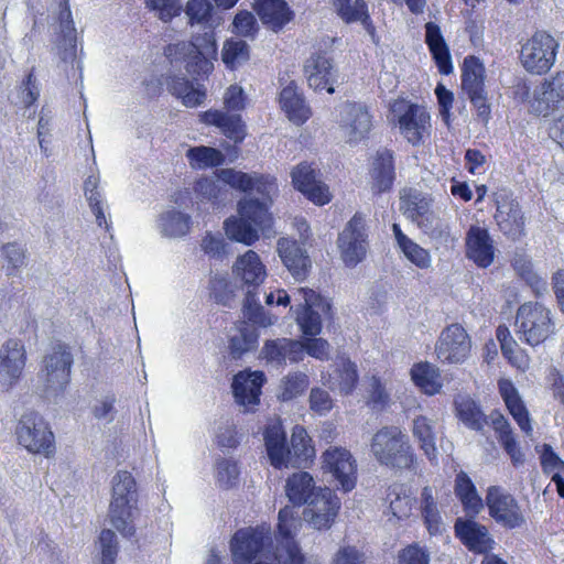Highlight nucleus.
<instances>
[{
    "label": "nucleus",
    "instance_id": "nucleus-9",
    "mask_svg": "<svg viewBox=\"0 0 564 564\" xmlns=\"http://www.w3.org/2000/svg\"><path fill=\"white\" fill-rule=\"evenodd\" d=\"M558 43L544 31L535 32L521 47L520 59L531 74L547 73L555 63Z\"/></svg>",
    "mask_w": 564,
    "mask_h": 564
},
{
    "label": "nucleus",
    "instance_id": "nucleus-55",
    "mask_svg": "<svg viewBox=\"0 0 564 564\" xmlns=\"http://www.w3.org/2000/svg\"><path fill=\"white\" fill-rule=\"evenodd\" d=\"M514 269L518 271L521 279L531 288L535 296H542L547 292L546 281L533 271L530 263L520 264L519 261H516Z\"/></svg>",
    "mask_w": 564,
    "mask_h": 564
},
{
    "label": "nucleus",
    "instance_id": "nucleus-20",
    "mask_svg": "<svg viewBox=\"0 0 564 564\" xmlns=\"http://www.w3.org/2000/svg\"><path fill=\"white\" fill-rule=\"evenodd\" d=\"M495 219L500 230L512 240L523 236L525 224L522 210L519 203L508 195H497Z\"/></svg>",
    "mask_w": 564,
    "mask_h": 564
},
{
    "label": "nucleus",
    "instance_id": "nucleus-5",
    "mask_svg": "<svg viewBox=\"0 0 564 564\" xmlns=\"http://www.w3.org/2000/svg\"><path fill=\"white\" fill-rule=\"evenodd\" d=\"M371 452L384 466L398 469L410 468L415 459L409 436L398 426H384L372 437Z\"/></svg>",
    "mask_w": 564,
    "mask_h": 564
},
{
    "label": "nucleus",
    "instance_id": "nucleus-44",
    "mask_svg": "<svg viewBox=\"0 0 564 564\" xmlns=\"http://www.w3.org/2000/svg\"><path fill=\"white\" fill-rule=\"evenodd\" d=\"M411 377L413 382L426 394H436L442 389L440 370L429 362L414 365L411 369Z\"/></svg>",
    "mask_w": 564,
    "mask_h": 564
},
{
    "label": "nucleus",
    "instance_id": "nucleus-13",
    "mask_svg": "<svg viewBox=\"0 0 564 564\" xmlns=\"http://www.w3.org/2000/svg\"><path fill=\"white\" fill-rule=\"evenodd\" d=\"M486 505L489 516L507 529L520 528L524 516L514 497L498 486H490L487 490Z\"/></svg>",
    "mask_w": 564,
    "mask_h": 564
},
{
    "label": "nucleus",
    "instance_id": "nucleus-4",
    "mask_svg": "<svg viewBox=\"0 0 564 564\" xmlns=\"http://www.w3.org/2000/svg\"><path fill=\"white\" fill-rule=\"evenodd\" d=\"M239 219H227L225 229L228 238L251 246L259 239V230L272 225L268 202L258 198H245L239 202Z\"/></svg>",
    "mask_w": 564,
    "mask_h": 564
},
{
    "label": "nucleus",
    "instance_id": "nucleus-46",
    "mask_svg": "<svg viewBox=\"0 0 564 564\" xmlns=\"http://www.w3.org/2000/svg\"><path fill=\"white\" fill-rule=\"evenodd\" d=\"M458 419L470 430L481 431L487 424V417L480 406L469 397H459L455 400Z\"/></svg>",
    "mask_w": 564,
    "mask_h": 564
},
{
    "label": "nucleus",
    "instance_id": "nucleus-61",
    "mask_svg": "<svg viewBox=\"0 0 564 564\" xmlns=\"http://www.w3.org/2000/svg\"><path fill=\"white\" fill-rule=\"evenodd\" d=\"M213 6L209 0H189L186 14L192 23H206L212 17Z\"/></svg>",
    "mask_w": 564,
    "mask_h": 564
},
{
    "label": "nucleus",
    "instance_id": "nucleus-63",
    "mask_svg": "<svg viewBox=\"0 0 564 564\" xmlns=\"http://www.w3.org/2000/svg\"><path fill=\"white\" fill-rule=\"evenodd\" d=\"M147 6L159 12V18L167 22L177 15L182 6L178 0H145Z\"/></svg>",
    "mask_w": 564,
    "mask_h": 564
},
{
    "label": "nucleus",
    "instance_id": "nucleus-23",
    "mask_svg": "<svg viewBox=\"0 0 564 564\" xmlns=\"http://www.w3.org/2000/svg\"><path fill=\"white\" fill-rule=\"evenodd\" d=\"M402 107L403 112L399 116L401 133L413 145L420 144L431 127L430 115L424 107L415 104L402 105Z\"/></svg>",
    "mask_w": 564,
    "mask_h": 564
},
{
    "label": "nucleus",
    "instance_id": "nucleus-52",
    "mask_svg": "<svg viewBox=\"0 0 564 564\" xmlns=\"http://www.w3.org/2000/svg\"><path fill=\"white\" fill-rule=\"evenodd\" d=\"M426 235L440 243H447L451 240V227L447 221L437 217L434 213L419 226Z\"/></svg>",
    "mask_w": 564,
    "mask_h": 564
},
{
    "label": "nucleus",
    "instance_id": "nucleus-62",
    "mask_svg": "<svg viewBox=\"0 0 564 564\" xmlns=\"http://www.w3.org/2000/svg\"><path fill=\"white\" fill-rule=\"evenodd\" d=\"M339 390L344 394H349L358 381L356 365L350 360H345L341 368L338 369Z\"/></svg>",
    "mask_w": 564,
    "mask_h": 564
},
{
    "label": "nucleus",
    "instance_id": "nucleus-57",
    "mask_svg": "<svg viewBox=\"0 0 564 564\" xmlns=\"http://www.w3.org/2000/svg\"><path fill=\"white\" fill-rule=\"evenodd\" d=\"M227 185L220 177H203L195 183V192L204 199L213 200L219 197L223 187Z\"/></svg>",
    "mask_w": 564,
    "mask_h": 564
},
{
    "label": "nucleus",
    "instance_id": "nucleus-35",
    "mask_svg": "<svg viewBox=\"0 0 564 564\" xmlns=\"http://www.w3.org/2000/svg\"><path fill=\"white\" fill-rule=\"evenodd\" d=\"M455 530L463 543L474 552H485L491 542L485 525L473 521L457 519Z\"/></svg>",
    "mask_w": 564,
    "mask_h": 564
},
{
    "label": "nucleus",
    "instance_id": "nucleus-41",
    "mask_svg": "<svg viewBox=\"0 0 564 564\" xmlns=\"http://www.w3.org/2000/svg\"><path fill=\"white\" fill-rule=\"evenodd\" d=\"M455 494L467 514L476 516L484 508L482 499L477 494L474 482L464 471L456 475Z\"/></svg>",
    "mask_w": 564,
    "mask_h": 564
},
{
    "label": "nucleus",
    "instance_id": "nucleus-3",
    "mask_svg": "<svg viewBox=\"0 0 564 564\" xmlns=\"http://www.w3.org/2000/svg\"><path fill=\"white\" fill-rule=\"evenodd\" d=\"M74 362L69 346L57 343L43 357L37 373V392L47 400L61 397L70 380V369Z\"/></svg>",
    "mask_w": 564,
    "mask_h": 564
},
{
    "label": "nucleus",
    "instance_id": "nucleus-16",
    "mask_svg": "<svg viewBox=\"0 0 564 564\" xmlns=\"http://www.w3.org/2000/svg\"><path fill=\"white\" fill-rule=\"evenodd\" d=\"M219 177L235 189L250 192L256 189L262 196L261 200L272 202V197L278 192L275 178L271 175L259 173L248 174L234 169H223L219 171Z\"/></svg>",
    "mask_w": 564,
    "mask_h": 564
},
{
    "label": "nucleus",
    "instance_id": "nucleus-43",
    "mask_svg": "<svg viewBox=\"0 0 564 564\" xmlns=\"http://www.w3.org/2000/svg\"><path fill=\"white\" fill-rule=\"evenodd\" d=\"M485 67L479 58L467 56L463 63L462 88L466 95H476L485 90Z\"/></svg>",
    "mask_w": 564,
    "mask_h": 564
},
{
    "label": "nucleus",
    "instance_id": "nucleus-42",
    "mask_svg": "<svg viewBox=\"0 0 564 564\" xmlns=\"http://www.w3.org/2000/svg\"><path fill=\"white\" fill-rule=\"evenodd\" d=\"M169 91L181 98L186 107H196L203 104L206 95L204 90L194 87L193 83L182 75H173L167 79Z\"/></svg>",
    "mask_w": 564,
    "mask_h": 564
},
{
    "label": "nucleus",
    "instance_id": "nucleus-27",
    "mask_svg": "<svg viewBox=\"0 0 564 564\" xmlns=\"http://www.w3.org/2000/svg\"><path fill=\"white\" fill-rule=\"evenodd\" d=\"M195 47L194 59H188L186 72L192 76L208 74L213 69L212 59L217 54V45L213 31H206L203 35H197L191 42Z\"/></svg>",
    "mask_w": 564,
    "mask_h": 564
},
{
    "label": "nucleus",
    "instance_id": "nucleus-1",
    "mask_svg": "<svg viewBox=\"0 0 564 564\" xmlns=\"http://www.w3.org/2000/svg\"><path fill=\"white\" fill-rule=\"evenodd\" d=\"M285 492L289 506L294 511V517H299L295 506L306 505L303 510V519L314 529H329L340 508V500L336 494L328 487H317L313 476L307 471H297L292 474L285 484Z\"/></svg>",
    "mask_w": 564,
    "mask_h": 564
},
{
    "label": "nucleus",
    "instance_id": "nucleus-10",
    "mask_svg": "<svg viewBox=\"0 0 564 564\" xmlns=\"http://www.w3.org/2000/svg\"><path fill=\"white\" fill-rule=\"evenodd\" d=\"M19 443L31 453L48 457L54 453V435L44 419L30 411L22 415L17 426Z\"/></svg>",
    "mask_w": 564,
    "mask_h": 564
},
{
    "label": "nucleus",
    "instance_id": "nucleus-39",
    "mask_svg": "<svg viewBox=\"0 0 564 564\" xmlns=\"http://www.w3.org/2000/svg\"><path fill=\"white\" fill-rule=\"evenodd\" d=\"M290 446V466L291 467H306L315 455V449L311 445L304 427L296 425L293 429Z\"/></svg>",
    "mask_w": 564,
    "mask_h": 564
},
{
    "label": "nucleus",
    "instance_id": "nucleus-18",
    "mask_svg": "<svg viewBox=\"0 0 564 564\" xmlns=\"http://www.w3.org/2000/svg\"><path fill=\"white\" fill-rule=\"evenodd\" d=\"M299 294L303 299L301 312L297 313L296 322L305 335H317L322 329V314L330 312L329 302L311 289H300Z\"/></svg>",
    "mask_w": 564,
    "mask_h": 564
},
{
    "label": "nucleus",
    "instance_id": "nucleus-30",
    "mask_svg": "<svg viewBox=\"0 0 564 564\" xmlns=\"http://www.w3.org/2000/svg\"><path fill=\"white\" fill-rule=\"evenodd\" d=\"M261 354L269 362L276 365L299 361L303 358L304 346L301 341L290 338L269 339L264 343Z\"/></svg>",
    "mask_w": 564,
    "mask_h": 564
},
{
    "label": "nucleus",
    "instance_id": "nucleus-51",
    "mask_svg": "<svg viewBox=\"0 0 564 564\" xmlns=\"http://www.w3.org/2000/svg\"><path fill=\"white\" fill-rule=\"evenodd\" d=\"M390 510L398 519L408 518L412 510L414 499L406 494L403 487H394L388 494Z\"/></svg>",
    "mask_w": 564,
    "mask_h": 564
},
{
    "label": "nucleus",
    "instance_id": "nucleus-22",
    "mask_svg": "<svg viewBox=\"0 0 564 564\" xmlns=\"http://www.w3.org/2000/svg\"><path fill=\"white\" fill-rule=\"evenodd\" d=\"M263 371L246 369L234 376L232 393L240 405H257L260 402L261 389L265 382Z\"/></svg>",
    "mask_w": 564,
    "mask_h": 564
},
{
    "label": "nucleus",
    "instance_id": "nucleus-11",
    "mask_svg": "<svg viewBox=\"0 0 564 564\" xmlns=\"http://www.w3.org/2000/svg\"><path fill=\"white\" fill-rule=\"evenodd\" d=\"M336 121L349 144L364 140L371 130V116L368 108L355 101H346L337 107Z\"/></svg>",
    "mask_w": 564,
    "mask_h": 564
},
{
    "label": "nucleus",
    "instance_id": "nucleus-17",
    "mask_svg": "<svg viewBox=\"0 0 564 564\" xmlns=\"http://www.w3.org/2000/svg\"><path fill=\"white\" fill-rule=\"evenodd\" d=\"M26 361L22 340L10 338L0 347V384L11 389L21 378Z\"/></svg>",
    "mask_w": 564,
    "mask_h": 564
},
{
    "label": "nucleus",
    "instance_id": "nucleus-25",
    "mask_svg": "<svg viewBox=\"0 0 564 564\" xmlns=\"http://www.w3.org/2000/svg\"><path fill=\"white\" fill-rule=\"evenodd\" d=\"M303 72L307 84L314 90L326 89L327 93L335 91L334 67L332 61L324 53H313L304 63Z\"/></svg>",
    "mask_w": 564,
    "mask_h": 564
},
{
    "label": "nucleus",
    "instance_id": "nucleus-50",
    "mask_svg": "<svg viewBox=\"0 0 564 564\" xmlns=\"http://www.w3.org/2000/svg\"><path fill=\"white\" fill-rule=\"evenodd\" d=\"M337 14L346 23L358 22L364 13L368 12V6L364 0H334Z\"/></svg>",
    "mask_w": 564,
    "mask_h": 564
},
{
    "label": "nucleus",
    "instance_id": "nucleus-19",
    "mask_svg": "<svg viewBox=\"0 0 564 564\" xmlns=\"http://www.w3.org/2000/svg\"><path fill=\"white\" fill-rule=\"evenodd\" d=\"M323 468L333 475L344 491L348 492L355 488L357 465L347 449L340 447L328 448L323 454Z\"/></svg>",
    "mask_w": 564,
    "mask_h": 564
},
{
    "label": "nucleus",
    "instance_id": "nucleus-64",
    "mask_svg": "<svg viewBox=\"0 0 564 564\" xmlns=\"http://www.w3.org/2000/svg\"><path fill=\"white\" fill-rule=\"evenodd\" d=\"M368 394V403L376 410L383 409L389 401V394L380 379L375 376L370 379Z\"/></svg>",
    "mask_w": 564,
    "mask_h": 564
},
{
    "label": "nucleus",
    "instance_id": "nucleus-59",
    "mask_svg": "<svg viewBox=\"0 0 564 564\" xmlns=\"http://www.w3.org/2000/svg\"><path fill=\"white\" fill-rule=\"evenodd\" d=\"M203 251L210 258L221 259L227 253V246L221 234H207L202 240Z\"/></svg>",
    "mask_w": 564,
    "mask_h": 564
},
{
    "label": "nucleus",
    "instance_id": "nucleus-31",
    "mask_svg": "<svg viewBox=\"0 0 564 564\" xmlns=\"http://www.w3.org/2000/svg\"><path fill=\"white\" fill-rule=\"evenodd\" d=\"M280 105L289 120L294 124L301 126L311 117V109L295 82H291L281 90Z\"/></svg>",
    "mask_w": 564,
    "mask_h": 564
},
{
    "label": "nucleus",
    "instance_id": "nucleus-6",
    "mask_svg": "<svg viewBox=\"0 0 564 564\" xmlns=\"http://www.w3.org/2000/svg\"><path fill=\"white\" fill-rule=\"evenodd\" d=\"M138 501L137 484L129 471L120 470L112 478V499L109 507L111 524L126 538L132 536V510Z\"/></svg>",
    "mask_w": 564,
    "mask_h": 564
},
{
    "label": "nucleus",
    "instance_id": "nucleus-38",
    "mask_svg": "<svg viewBox=\"0 0 564 564\" xmlns=\"http://www.w3.org/2000/svg\"><path fill=\"white\" fill-rule=\"evenodd\" d=\"M490 417L492 427L498 434V441L510 456L513 465L522 464L524 460L523 454L518 446L510 423L499 412L491 413Z\"/></svg>",
    "mask_w": 564,
    "mask_h": 564
},
{
    "label": "nucleus",
    "instance_id": "nucleus-48",
    "mask_svg": "<svg viewBox=\"0 0 564 564\" xmlns=\"http://www.w3.org/2000/svg\"><path fill=\"white\" fill-rule=\"evenodd\" d=\"M189 164L195 169L215 167L225 162V156L218 149L210 147H194L186 152Z\"/></svg>",
    "mask_w": 564,
    "mask_h": 564
},
{
    "label": "nucleus",
    "instance_id": "nucleus-15",
    "mask_svg": "<svg viewBox=\"0 0 564 564\" xmlns=\"http://www.w3.org/2000/svg\"><path fill=\"white\" fill-rule=\"evenodd\" d=\"M269 534L264 527L238 530L230 542L234 564H250L270 540Z\"/></svg>",
    "mask_w": 564,
    "mask_h": 564
},
{
    "label": "nucleus",
    "instance_id": "nucleus-29",
    "mask_svg": "<svg viewBox=\"0 0 564 564\" xmlns=\"http://www.w3.org/2000/svg\"><path fill=\"white\" fill-rule=\"evenodd\" d=\"M253 9L261 22L278 32L293 19V11L285 0H254Z\"/></svg>",
    "mask_w": 564,
    "mask_h": 564
},
{
    "label": "nucleus",
    "instance_id": "nucleus-32",
    "mask_svg": "<svg viewBox=\"0 0 564 564\" xmlns=\"http://www.w3.org/2000/svg\"><path fill=\"white\" fill-rule=\"evenodd\" d=\"M202 121L220 129L235 143H240L246 137V126L240 115H231L223 110H207L202 115Z\"/></svg>",
    "mask_w": 564,
    "mask_h": 564
},
{
    "label": "nucleus",
    "instance_id": "nucleus-40",
    "mask_svg": "<svg viewBox=\"0 0 564 564\" xmlns=\"http://www.w3.org/2000/svg\"><path fill=\"white\" fill-rule=\"evenodd\" d=\"M401 209L403 214L415 221L417 226L421 225V220L429 218L433 212H431V199L415 189H409L400 197Z\"/></svg>",
    "mask_w": 564,
    "mask_h": 564
},
{
    "label": "nucleus",
    "instance_id": "nucleus-14",
    "mask_svg": "<svg viewBox=\"0 0 564 564\" xmlns=\"http://www.w3.org/2000/svg\"><path fill=\"white\" fill-rule=\"evenodd\" d=\"M471 349L470 338L459 324L445 327L435 345V352L441 362L463 364Z\"/></svg>",
    "mask_w": 564,
    "mask_h": 564
},
{
    "label": "nucleus",
    "instance_id": "nucleus-60",
    "mask_svg": "<svg viewBox=\"0 0 564 564\" xmlns=\"http://www.w3.org/2000/svg\"><path fill=\"white\" fill-rule=\"evenodd\" d=\"M237 34L246 37H253L258 31V23L254 15L249 11H239L232 22Z\"/></svg>",
    "mask_w": 564,
    "mask_h": 564
},
{
    "label": "nucleus",
    "instance_id": "nucleus-37",
    "mask_svg": "<svg viewBox=\"0 0 564 564\" xmlns=\"http://www.w3.org/2000/svg\"><path fill=\"white\" fill-rule=\"evenodd\" d=\"M259 334L257 329L246 322L239 323L228 341L229 355L232 359H240L253 351L258 346Z\"/></svg>",
    "mask_w": 564,
    "mask_h": 564
},
{
    "label": "nucleus",
    "instance_id": "nucleus-45",
    "mask_svg": "<svg viewBox=\"0 0 564 564\" xmlns=\"http://www.w3.org/2000/svg\"><path fill=\"white\" fill-rule=\"evenodd\" d=\"M412 433L430 460L436 458L437 449L435 446L434 423L426 416L420 415L413 420Z\"/></svg>",
    "mask_w": 564,
    "mask_h": 564
},
{
    "label": "nucleus",
    "instance_id": "nucleus-53",
    "mask_svg": "<svg viewBox=\"0 0 564 564\" xmlns=\"http://www.w3.org/2000/svg\"><path fill=\"white\" fill-rule=\"evenodd\" d=\"M239 477L237 462L231 458H218L216 460V478L220 487L231 488Z\"/></svg>",
    "mask_w": 564,
    "mask_h": 564
},
{
    "label": "nucleus",
    "instance_id": "nucleus-54",
    "mask_svg": "<svg viewBox=\"0 0 564 564\" xmlns=\"http://www.w3.org/2000/svg\"><path fill=\"white\" fill-rule=\"evenodd\" d=\"M308 377L303 372L290 373L283 381L280 398L289 401L301 395L308 387Z\"/></svg>",
    "mask_w": 564,
    "mask_h": 564
},
{
    "label": "nucleus",
    "instance_id": "nucleus-36",
    "mask_svg": "<svg viewBox=\"0 0 564 564\" xmlns=\"http://www.w3.org/2000/svg\"><path fill=\"white\" fill-rule=\"evenodd\" d=\"M372 188L376 193L389 191L394 181V165L392 152L388 149L377 151L371 171Z\"/></svg>",
    "mask_w": 564,
    "mask_h": 564
},
{
    "label": "nucleus",
    "instance_id": "nucleus-21",
    "mask_svg": "<svg viewBox=\"0 0 564 564\" xmlns=\"http://www.w3.org/2000/svg\"><path fill=\"white\" fill-rule=\"evenodd\" d=\"M295 188L317 205L330 200L328 187L317 180L316 171L306 162L300 163L291 173Z\"/></svg>",
    "mask_w": 564,
    "mask_h": 564
},
{
    "label": "nucleus",
    "instance_id": "nucleus-24",
    "mask_svg": "<svg viewBox=\"0 0 564 564\" xmlns=\"http://www.w3.org/2000/svg\"><path fill=\"white\" fill-rule=\"evenodd\" d=\"M276 249L283 264L296 280L302 281L308 275L311 259L296 240L280 238Z\"/></svg>",
    "mask_w": 564,
    "mask_h": 564
},
{
    "label": "nucleus",
    "instance_id": "nucleus-58",
    "mask_svg": "<svg viewBox=\"0 0 564 564\" xmlns=\"http://www.w3.org/2000/svg\"><path fill=\"white\" fill-rule=\"evenodd\" d=\"M195 47L191 42H177L169 44L164 48L165 56L170 59L171 64L185 63L187 65L188 59H194Z\"/></svg>",
    "mask_w": 564,
    "mask_h": 564
},
{
    "label": "nucleus",
    "instance_id": "nucleus-49",
    "mask_svg": "<svg viewBox=\"0 0 564 564\" xmlns=\"http://www.w3.org/2000/svg\"><path fill=\"white\" fill-rule=\"evenodd\" d=\"M221 58L228 68L236 69L249 61V45L242 40H227L221 51Z\"/></svg>",
    "mask_w": 564,
    "mask_h": 564
},
{
    "label": "nucleus",
    "instance_id": "nucleus-26",
    "mask_svg": "<svg viewBox=\"0 0 564 564\" xmlns=\"http://www.w3.org/2000/svg\"><path fill=\"white\" fill-rule=\"evenodd\" d=\"M466 256L478 267L487 268L494 262L495 248L488 230L470 226L466 232Z\"/></svg>",
    "mask_w": 564,
    "mask_h": 564
},
{
    "label": "nucleus",
    "instance_id": "nucleus-28",
    "mask_svg": "<svg viewBox=\"0 0 564 564\" xmlns=\"http://www.w3.org/2000/svg\"><path fill=\"white\" fill-rule=\"evenodd\" d=\"M264 444L271 465L275 468L290 466V446L286 442V434L281 423L274 422L265 426Z\"/></svg>",
    "mask_w": 564,
    "mask_h": 564
},
{
    "label": "nucleus",
    "instance_id": "nucleus-34",
    "mask_svg": "<svg viewBox=\"0 0 564 564\" xmlns=\"http://www.w3.org/2000/svg\"><path fill=\"white\" fill-rule=\"evenodd\" d=\"M499 392L509 413L518 423L519 427L527 435H531L532 426L530 415L514 386L510 381L501 380L499 382Z\"/></svg>",
    "mask_w": 564,
    "mask_h": 564
},
{
    "label": "nucleus",
    "instance_id": "nucleus-12",
    "mask_svg": "<svg viewBox=\"0 0 564 564\" xmlns=\"http://www.w3.org/2000/svg\"><path fill=\"white\" fill-rule=\"evenodd\" d=\"M528 102L530 113L538 117L546 118L564 109V72L536 86Z\"/></svg>",
    "mask_w": 564,
    "mask_h": 564
},
{
    "label": "nucleus",
    "instance_id": "nucleus-2",
    "mask_svg": "<svg viewBox=\"0 0 564 564\" xmlns=\"http://www.w3.org/2000/svg\"><path fill=\"white\" fill-rule=\"evenodd\" d=\"M232 272L237 279L242 282V286L247 288L243 301V315L252 324L267 327L273 324L270 316L264 312L260 304L256 290L264 281L267 272L260 257L252 250H248L240 256L234 267Z\"/></svg>",
    "mask_w": 564,
    "mask_h": 564
},
{
    "label": "nucleus",
    "instance_id": "nucleus-8",
    "mask_svg": "<svg viewBox=\"0 0 564 564\" xmlns=\"http://www.w3.org/2000/svg\"><path fill=\"white\" fill-rule=\"evenodd\" d=\"M366 216L357 212L338 234L337 248L348 268H355L366 259L369 248Z\"/></svg>",
    "mask_w": 564,
    "mask_h": 564
},
{
    "label": "nucleus",
    "instance_id": "nucleus-7",
    "mask_svg": "<svg viewBox=\"0 0 564 564\" xmlns=\"http://www.w3.org/2000/svg\"><path fill=\"white\" fill-rule=\"evenodd\" d=\"M514 326L519 339L532 347L544 343L555 330L551 310L539 302L520 305Z\"/></svg>",
    "mask_w": 564,
    "mask_h": 564
},
{
    "label": "nucleus",
    "instance_id": "nucleus-33",
    "mask_svg": "<svg viewBox=\"0 0 564 564\" xmlns=\"http://www.w3.org/2000/svg\"><path fill=\"white\" fill-rule=\"evenodd\" d=\"M425 43L429 46L438 70L444 75L452 73L453 65L449 48L442 35L440 26L434 22H427L425 24Z\"/></svg>",
    "mask_w": 564,
    "mask_h": 564
},
{
    "label": "nucleus",
    "instance_id": "nucleus-47",
    "mask_svg": "<svg viewBox=\"0 0 564 564\" xmlns=\"http://www.w3.org/2000/svg\"><path fill=\"white\" fill-rule=\"evenodd\" d=\"M191 216L176 209L163 213L159 219V228L165 237L177 238L185 236L191 228Z\"/></svg>",
    "mask_w": 564,
    "mask_h": 564
},
{
    "label": "nucleus",
    "instance_id": "nucleus-56",
    "mask_svg": "<svg viewBox=\"0 0 564 564\" xmlns=\"http://www.w3.org/2000/svg\"><path fill=\"white\" fill-rule=\"evenodd\" d=\"M101 564H115L118 554L117 535L110 529H104L99 535Z\"/></svg>",
    "mask_w": 564,
    "mask_h": 564
}]
</instances>
